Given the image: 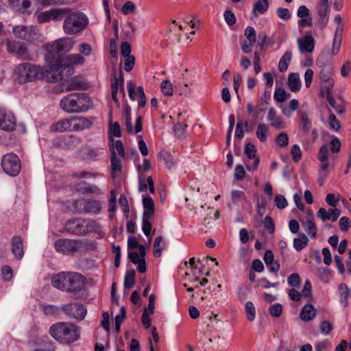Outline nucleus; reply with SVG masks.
I'll return each mask as SVG.
<instances>
[{
  "mask_svg": "<svg viewBox=\"0 0 351 351\" xmlns=\"http://www.w3.org/2000/svg\"><path fill=\"white\" fill-rule=\"evenodd\" d=\"M54 246L58 252L69 255L81 250L84 245L82 240L60 239L55 242Z\"/></svg>",
  "mask_w": 351,
  "mask_h": 351,
  "instance_id": "8",
  "label": "nucleus"
},
{
  "mask_svg": "<svg viewBox=\"0 0 351 351\" xmlns=\"http://www.w3.org/2000/svg\"><path fill=\"white\" fill-rule=\"evenodd\" d=\"M161 90L164 95L171 96L173 95V87L171 83L169 80H164L160 85Z\"/></svg>",
  "mask_w": 351,
  "mask_h": 351,
  "instance_id": "54",
  "label": "nucleus"
},
{
  "mask_svg": "<svg viewBox=\"0 0 351 351\" xmlns=\"http://www.w3.org/2000/svg\"><path fill=\"white\" fill-rule=\"evenodd\" d=\"M37 21L39 23H47L51 20L50 10L42 12L37 15Z\"/></svg>",
  "mask_w": 351,
  "mask_h": 351,
  "instance_id": "58",
  "label": "nucleus"
},
{
  "mask_svg": "<svg viewBox=\"0 0 351 351\" xmlns=\"http://www.w3.org/2000/svg\"><path fill=\"white\" fill-rule=\"evenodd\" d=\"M110 141L111 144H110L109 146L110 149L111 155L114 152L115 156H118L119 157H125V150L121 141L117 140L114 143V140L112 138H110Z\"/></svg>",
  "mask_w": 351,
  "mask_h": 351,
  "instance_id": "36",
  "label": "nucleus"
},
{
  "mask_svg": "<svg viewBox=\"0 0 351 351\" xmlns=\"http://www.w3.org/2000/svg\"><path fill=\"white\" fill-rule=\"evenodd\" d=\"M291 95L287 92L283 88H276L274 93V99L279 103H282L290 98Z\"/></svg>",
  "mask_w": 351,
  "mask_h": 351,
  "instance_id": "39",
  "label": "nucleus"
},
{
  "mask_svg": "<svg viewBox=\"0 0 351 351\" xmlns=\"http://www.w3.org/2000/svg\"><path fill=\"white\" fill-rule=\"evenodd\" d=\"M84 62L85 59L81 55L78 53L70 54L58 64H54L52 66L51 70L53 69H55L56 67V71H59L62 69V67H69L73 65L82 64Z\"/></svg>",
  "mask_w": 351,
  "mask_h": 351,
  "instance_id": "16",
  "label": "nucleus"
},
{
  "mask_svg": "<svg viewBox=\"0 0 351 351\" xmlns=\"http://www.w3.org/2000/svg\"><path fill=\"white\" fill-rule=\"evenodd\" d=\"M12 33L19 38L32 41L36 38L38 29L34 26L16 25L12 28Z\"/></svg>",
  "mask_w": 351,
  "mask_h": 351,
  "instance_id": "12",
  "label": "nucleus"
},
{
  "mask_svg": "<svg viewBox=\"0 0 351 351\" xmlns=\"http://www.w3.org/2000/svg\"><path fill=\"white\" fill-rule=\"evenodd\" d=\"M143 206L144 208L143 215L147 217H153L155 212L154 203L150 196H145L143 198Z\"/></svg>",
  "mask_w": 351,
  "mask_h": 351,
  "instance_id": "29",
  "label": "nucleus"
},
{
  "mask_svg": "<svg viewBox=\"0 0 351 351\" xmlns=\"http://www.w3.org/2000/svg\"><path fill=\"white\" fill-rule=\"evenodd\" d=\"M318 158L321 162V170L322 171H326L329 168L328 149L326 145H323L320 148Z\"/></svg>",
  "mask_w": 351,
  "mask_h": 351,
  "instance_id": "31",
  "label": "nucleus"
},
{
  "mask_svg": "<svg viewBox=\"0 0 351 351\" xmlns=\"http://www.w3.org/2000/svg\"><path fill=\"white\" fill-rule=\"evenodd\" d=\"M303 226L304 228L305 231L306 232L309 237L313 238L316 236L317 228L315 223L312 220H306V221L303 223Z\"/></svg>",
  "mask_w": 351,
  "mask_h": 351,
  "instance_id": "48",
  "label": "nucleus"
},
{
  "mask_svg": "<svg viewBox=\"0 0 351 351\" xmlns=\"http://www.w3.org/2000/svg\"><path fill=\"white\" fill-rule=\"evenodd\" d=\"M49 334L58 342L69 344L80 338V330L76 325L72 323L60 322L50 327Z\"/></svg>",
  "mask_w": 351,
  "mask_h": 351,
  "instance_id": "1",
  "label": "nucleus"
},
{
  "mask_svg": "<svg viewBox=\"0 0 351 351\" xmlns=\"http://www.w3.org/2000/svg\"><path fill=\"white\" fill-rule=\"evenodd\" d=\"M256 148L255 146L252 143H247L245 146V154L247 156L248 159H254V161L252 163V165H250L247 162H246L245 165L247 167V169L249 171H254L258 167V165L259 163V159L258 157H256Z\"/></svg>",
  "mask_w": 351,
  "mask_h": 351,
  "instance_id": "22",
  "label": "nucleus"
},
{
  "mask_svg": "<svg viewBox=\"0 0 351 351\" xmlns=\"http://www.w3.org/2000/svg\"><path fill=\"white\" fill-rule=\"evenodd\" d=\"M277 16L287 21L291 18V13L287 8H278L276 10Z\"/></svg>",
  "mask_w": 351,
  "mask_h": 351,
  "instance_id": "63",
  "label": "nucleus"
},
{
  "mask_svg": "<svg viewBox=\"0 0 351 351\" xmlns=\"http://www.w3.org/2000/svg\"><path fill=\"white\" fill-rule=\"evenodd\" d=\"M124 85V79L121 72L119 74V77H117L115 72L111 76V88H112V97L115 103L117 104H119V100L117 97V93L119 90V88L120 89H123V86Z\"/></svg>",
  "mask_w": 351,
  "mask_h": 351,
  "instance_id": "24",
  "label": "nucleus"
},
{
  "mask_svg": "<svg viewBox=\"0 0 351 351\" xmlns=\"http://www.w3.org/2000/svg\"><path fill=\"white\" fill-rule=\"evenodd\" d=\"M136 10V5L132 1H127L122 6L121 12L123 14L127 15L130 12H134Z\"/></svg>",
  "mask_w": 351,
  "mask_h": 351,
  "instance_id": "62",
  "label": "nucleus"
},
{
  "mask_svg": "<svg viewBox=\"0 0 351 351\" xmlns=\"http://www.w3.org/2000/svg\"><path fill=\"white\" fill-rule=\"evenodd\" d=\"M244 34L249 41L256 42V33L254 27L247 26L245 29Z\"/></svg>",
  "mask_w": 351,
  "mask_h": 351,
  "instance_id": "57",
  "label": "nucleus"
},
{
  "mask_svg": "<svg viewBox=\"0 0 351 351\" xmlns=\"http://www.w3.org/2000/svg\"><path fill=\"white\" fill-rule=\"evenodd\" d=\"M6 49L8 52L13 53L20 60H31V55L27 45L23 42L8 40L6 41Z\"/></svg>",
  "mask_w": 351,
  "mask_h": 351,
  "instance_id": "10",
  "label": "nucleus"
},
{
  "mask_svg": "<svg viewBox=\"0 0 351 351\" xmlns=\"http://www.w3.org/2000/svg\"><path fill=\"white\" fill-rule=\"evenodd\" d=\"M109 134H112L116 137H120L121 136V130L120 125L118 122H114L109 128Z\"/></svg>",
  "mask_w": 351,
  "mask_h": 351,
  "instance_id": "64",
  "label": "nucleus"
},
{
  "mask_svg": "<svg viewBox=\"0 0 351 351\" xmlns=\"http://www.w3.org/2000/svg\"><path fill=\"white\" fill-rule=\"evenodd\" d=\"M65 291L73 299H81L84 296L85 278L77 272L70 271Z\"/></svg>",
  "mask_w": 351,
  "mask_h": 351,
  "instance_id": "6",
  "label": "nucleus"
},
{
  "mask_svg": "<svg viewBox=\"0 0 351 351\" xmlns=\"http://www.w3.org/2000/svg\"><path fill=\"white\" fill-rule=\"evenodd\" d=\"M245 309L247 314V319L250 322H252L255 319L256 310L252 302H247L245 305Z\"/></svg>",
  "mask_w": 351,
  "mask_h": 351,
  "instance_id": "49",
  "label": "nucleus"
},
{
  "mask_svg": "<svg viewBox=\"0 0 351 351\" xmlns=\"http://www.w3.org/2000/svg\"><path fill=\"white\" fill-rule=\"evenodd\" d=\"M300 277L298 274H291L287 279L289 285L293 287H298L300 284Z\"/></svg>",
  "mask_w": 351,
  "mask_h": 351,
  "instance_id": "59",
  "label": "nucleus"
},
{
  "mask_svg": "<svg viewBox=\"0 0 351 351\" xmlns=\"http://www.w3.org/2000/svg\"><path fill=\"white\" fill-rule=\"evenodd\" d=\"M316 311L313 305L306 304L301 311L300 318L304 322L310 321L315 317Z\"/></svg>",
  "mask_w": 351,
  "mask_h": 351,
  "instance_id": "33",
  "label": "nucleus"
},
{
  "mask_svg": "<svg viewBox=\"0 0 351 351\" xmlns=\"http://www.w3.org/2000/svg\"><path fill=\"white\" fill-rule=\"evenodd\" d=\"M159 156L164 160L165 165L168 169H171L175 167L176 160L175 158L169 152L162 151L160 152Z\"/></svg>",
  "mask_w": 351,
  "mask_h": 351,
  "instance_id": "41",
  "label": "nucleus"
},
{
  "mask_svg": "<svg viewBox=\"0 0 351 351\" xmlns=\"http://www.w3.org/2000/svg\"><path fill=\"white\" fill-rule=\"evenodd\" d=\"M276 143L280 147H286L289 143V136L285 132H280L276 138Z\"/></svg>",
  "mask_w": 351,
  "mask_h": 351,
  "instance_id": "53",
  "label": "nucleus"
},
{
  "mask_svg": "<svg viewBox=\"0 0 351 351\" xmlns=\"http://www.w3.org/2000/svg\"><path fill=\"white\" fill-rule=\"evenodd\" d=\"M93 125V121L90 119L75 116L71 117L72 132H79L90 128Z\"/></svg>",
  "mask_w": 351,
  "mask_h": 351,
  "instance_id": "19",
  "label": "nucleus"
},
{
  "mask_svg": "<svg viewBox=\"0 0 351 351\" xmlns=\"http://www.w3.org/2000/svg\"><path fill=\"white\" fill-rule=\"evenodd\" d=\"M83 88L82 83L78 81L76 78L72 79L71 81L67 82L66 85H65L64 90L66 91L73 90H80ZM62 90H64L62 89Z\"/></svg>",
  "mask_w": 351,
  "mask_h": 351,
  "instance_id": "50",
  "label": "nucleus"
},
{
  "mask_svg": "<svg viewBox=\"0 0 351 351\" xmlns=\"http://www.w3.org/2000/svg\"><path fill=\"white\" fill-rule=\"evenodd\" d=\"M69 273L70 271H61L55 274L51 278L52 286L58 290L65 291Z\"/></svg>",
  "mask_w": 351,
  "mask_h": 351,
  "instance_id": "21",
  "label": "nucleus"
},
{
  "mask_svg": "<svg viewBox=\"0 0 351 351\" xmlns=\"http://www.w3.org/2000/svg\"><path fill=\"white\" fill-rule=\"evenodd\" d=\"M61 310L69 317L77 320L84 319L87 313L85 306L79 303H69L62 305Z\"/></svg>",
  "mask_w": 351,
  "mask_h": 351,
  "instance_id": "11",
  "label": "nucleus"
},
{
  "mask_svg": "<svg viewBox=\"0 0 351 351\" xmlns=\"http://www.w3.org/2000/svg\"><path fill=\"white\" fill-rule=\"evenodd\" d=\"M269 132V126L265 123H259L257 126L256 134V137L261 142L267 140V134Z\"/></svg>",
  "mask_w": 351,
  "mask_h": 351,
  "instance_id": "43",
  "label": "nucleus"
},
{
  "mask_svg": "<svg viewBox=\"0 0 351 351\" xmlns=\"http://www.w3.org/2000/svg\"><path fill=\"white\" fill-rule=\"evenodd\" d=\"M291 154L293 160L295 162H298L302 158L301 149L298 145H293L291 147Z\"/></svg>",
  "mask_w": 351,
  "mask_h": 351,
  "instance_id": "60",
  "label": "nucleus"
},
{
  "mask_svg": "<svg viewBox=\"0 0 351 351\" xmlns=\"http://www.w3.org/2000/svg\"><path fill=\"white\" fill-rule=\"evenodd\" d=\"M340 215L341 211L337 208H330L326 210L325 208H321L317 213V217L320 218L323 221H326L327 220L335 221Z\"/></svg>",
  "mask_w": 351,
  "mask_h": 351,
  "instance_id": "25",
  "label": "nucleus"
},
{
  "mask_svg": "<svg viewBox=\"0 0 351 351\" xmlns=\"http://www.w3.org/2000/svg\"><path fill=\"white\" fill-rule=\"evenodd\" d=\"M1 166L4 172L10 176H17L21 169V161L15 154H5L1 159Z\"/></svg>",
  "mask_w": 351,
  "mask_h": 351,
  "instance_id": "9",
  "label": "nucleus"
},
{
  "mask_svg": "<svg viewBox=\"0 0 351 351\" xmlns=\"http://www.w3.org/2000/svg\"><path fill=\"white\" fill-rule=\"evenodd\" d=\"M188 127L186 124H182L180 122H178L174 125V132L176 135H177L180 138H184L186 135V128Z\"/></svg>",
  "mask_w": 351,
  "mask_h": 351,
  "instance_id": "52",
  "label": "nucleus"
},
{
  "mask_svg": "<svg viewBox=\"0 0 351 351\" xmlns=\"http://www.w3.org/2000/svg\"><path fill=\"white\" fill-rule=\"evenodd\" d=\"M125 125L127 131L131 134H136L140 132L142 129V118L138 117L136 120L135 127H132V117L125 118Z\"/></svg>",
  "mask_w": 351,
  "mask_h": 351,
  "instance_id": "32",
  "label": "nucleus"
},
{
  "mask_svg": "<svg viewBox=\"0 0 351 351\" xmlns=\"http://www.w3.org/2000/svg\"><path fill=\"white\" fill-rule=\"evenodd\" d=\"M298 115L299 117V130L303 135L306 136L312 125L310 119L311 113L306 110H300L298 111Z\"/></svg>",
  "mask_w": 351,
  "mask_h": 351,
  "instance_id": "17",
  "label": "nucleus"
},
{
  "mask_svg": "<svg viewBox=\"0 0 351 351\" xmlns=\"http://www.w3.org/2000/svg\"><path fill=\"white\" fill-rule=\"evenodd\" d=\"M16 119L13 114L5 109H0V128L12 131L15 128Z\"/></svg>",
  "mask_w": 351,
  "mask_h": 351,
  "instance_id": "14",
  "label": "nucleus"
},
{
  "mask_svg": "<svg viewBox=\"0 0 351 351\" xmlns=\"http://www.w3.org/2000/svg\"><path fill=\"white\" fill-rule=\"evenodd\" d=\"M84 234L97 232L100 230L101 226L95 220L84 219Z\"/></svg>",
  "mask_w": 351,
  "mask_h": 351,
  "instance_id": "37",
  "label": "nucleus"
},
{
  "mask_svg": "<svg viewBox=\"0 0 351 351\" xmlns=\"http://www.w3.org/2000/svg\"><path fill=\"white\" fill-rule=\"evenodd\" d=\"M75 41L71 38H64L58 39L53 43L47 45V51L48 52V58L49 56L51 58H58V53L60 52H68L73 47Z\"/></svg>",
  "mask_w": 351,
  "mask_h": 351,
  "instance_id": "7",
  "label": "nucleus"
},
{
  "mask_svg": "<svg viewBox=\"0 0 351 351\" xmlns=\"http://www.w3.org/2000/svg\"><path fill=\"white\" fill-rule=\"evenodd\" d=\"M299 101L296 99H291L288 106H280L282 113L287 117H292L293 113L298 108Z\"/></svg>",
  "mask_w": 351,
  "mask_h": 351,
  "instance_id": "35",
  "label": "nucleus"
},
{
  "mask_svg": "<svg viewBox=\"0 0 351 351\" xmlns=\"http://www.w3.org/2000/svg\"><path fill=\"white\" fill-rule=\"evenodd\" d=\"M292 58V52L287 51L281 57L278 63V69L280 72H285L287 70L288 66Z\"/></svg>",
  "mask_w": 351,
  "mask_h": 351,
  "instance_id": "38",
  "label": "nucleus"
},
{
  "mask_svg": "<svg viewBox=\"0 0 351 351\" xmlns=\"http://www.w3.org/2000/svg\"><path fill=\"white\" fill-rule=\"evenodd\" d=\"M84 208V212L92 215L100 213L102 209V203L95 199H85L81 204Z\"/></svg>",
  "mask_w": 351,
  "mask_h": 351,
  "instance_id": "18",
  "label": "nucleus"
},
{
  "mask_svg": "<svg viewBox=\"0 0 351 351\" xmlns=\"http://www.w3.org/2000/svg\"><path fill=\"white\" fill-rule=\"evenodd\" d=\"M61 108L69 113L86 111L90 106V97L84 93H74L63 97L60 102Z\"/></svg>",
  "mask_w": 351,
  "mask_h": 351,
  "instance_id": "3",
  "label": "nucleus"
},
{
  "mask_svg": "<svg viewBox=\"0 0 351 351\" xmlns=\"http://www.w3.org/2000/svg\"><path fill=\"white\" fill-rule=\"evenodd\" d=\"M316 64L320 68V80L326 84L322 88V93L324 95V92L330 90L334 86L335 81L332 78L334 66L328 58L327 52L320 53L316 60Z\"/></svg>",
  "mask_w": 351,
  "mask_h": 351,
  "instance_id": "4",
  "label": "nucleus"
},
{
  "mask_svg": "<svg viewBox=\"0 0 351 351\" xmlns=\"http://www.w3.org/2000/svg\"><path fill=\"white\" fill-rule=\"evenodd\" d=\"M339 293L341 303H342L344 306H346L347 299L348 295L350 294V289L345 284H341L339 287Z\"/></svg>",
  "mask_w": 351,
  "mask_h": 351,
  "instance_id": "45",
  "label": "nucleus"
},
{
  "mask_svg": "<svg viewBox=\"0 0 351 351\" xmlns=\"http://www.w3.org/2000/svg\"><path fill=\"white\" fill-rule=\"evenodd\" d=\"M71 10L68 8H53L50 10L51 20L54 21H59L66 18L69 14Z\"/></svg>",
  "mask_w": 351,
  "mask_h": 351,
  "instance_id": "34",
  "label": "nucleus"
},
{
  "mask_svg": "<svg viewBox=\"0 0 351 351\" xmlns=\"http://www.w3.org/2000/svg\"><path fill=\"white\" fill-rule=\"evenodd\" d=\"M84 218H74L66 221L64 228L70 234L84 235Z\"/></svg>",
  "mask_w": 351,
  "mask_h": 351,
  "instance_id": "15",
  "label": "nucleus"
},
{
  "mask_svg": "<svg viewBox=\"0 0 351 351\" xmlns=\"http://www.w3.org/2000/svg\"><path fill=\"white\" fill-rule=\"evenodd\" d=\"M1 276L5 281L10 280L13 277L12 268L8 265L3 266L1 269Z\"/></svg>",
  "mask_w": 351,
  "mask_h": 351,
  "instance_id": "56",
  "label": "nucleus"
},
{
  "mask_svg": "<svg viewBox=\"0 0 351 351\" xmlns=\"http://www.w3.org/2000/svg\"><path fill=\"white\" fill-rule=\"evenodd\" d=\"M51 130L53 132H72L71 128V118L62 119L55 124L52 125Z\"/></svg>",
  "mask_w": 351,
  "mask_h": 351,
  "instance_id": "28",
  "label": "nucleus"
},
{
  "mask_svg": "<svg viewBox=\"0 0 351 351\" xmlns=\"http://www.w3.org/2000/svg\"><path fill=\"white\" fill-rule=\"evenodd\" d=\"M124 157H119L118 156H115L114 152H113L111 157V176L113 178H115L118 176V174L121 172L122 170V160Z\"/></svg>",
  "mask_w": 351,
  "mask_h": 351,
  "instance_id": "27",
  "label": "nucleus"
},
{
  "mask_svg": "<svg viewBox=\"0 0 351 351\" xmlns=\"http://www.w3.org/2000/svg\"><path fill=\"white\" fill-rule=\"evenodd\" d=\"M11 250L14 256L17 259H21L24 255V250L21 237H13L11 241Z\"/></svg>",
  "mask_w": 351,
  "mask_h": 351,
  "instance_id": "26",
  "label": "nucleus"
},
{
  "mask_svg": "<svg viewBox=\"0 0 351 351\" xmlns=\"http://www.w3.org/2000/svg\"><path fill=\"white\" fill-rule=\"evenodd\" d=\"M274 202L276 206L280 209H284L288 205L286 198L281 194H278L276 195Z\"/></svg>",
  "mask_w": 351,
  "mask_h": 351,
  "instance_id": "55",
  "label": "nucleus"
},
{
  "mask_svg": "<svg viewBox=\"0 0 351 351\" xmlns=\"http://www.w3.org/2000/svg\"><path fill=\"white\" fill-rule=\"evenodd\" d=\"M316 9L317 12V22L324 27L328 23L329 20V0H320L316 6Z\"/></svg>",
  "mask_w": 351,
  "mask_h": 351,
  "instance_id": "13",
  "label": "nucleus"
},
{
  "mask_svg": "<svg viewBox=\"0 0 351 351\" xmlns=\"http://www.w3.org/2000/svg\"><path fill=\"white\" fill-rule=\"evenodd\" d=\"M351 226V221L347 217H342L339 220V228L342 232H347Z\"/></svg>",
  "mask_w": 351,
  "mask_h": 351,
  "instance_id": "61",
  "label": "nucleus"
},
{
  "mask_svg": "<svg viewBox=\"0 0 351 351\" xmlns=\"http://www.w3.org/2000/svg\"><path fill=\"white\" fill-rule=\"evenodd\" d=\"M288 86L292 92H298L301 88L300 75L297 73H291L288 76Z\"/></svg>",
  "mask_w": 351,
  "mask_h": 351,
  "instance_id": "30",
  "label": "nucleus"
},
{
  "mask_svg": "<svg viewBox=\"0 0 351 351\" xmlns=\"http://www.w3.org/2000/svg\"><path fill=\"white\" fill-rule=\"evenodd\" d=\"M13 74L19 83L25 84L42 80L45 75V71L40 66L23 62L14 67Z\"/></svg>",
  "mask_w": 351,
  "mask_h": 351,
  "instance_id": "2",
  "label": "nucleus"
},
{
  "mask_svg": "<svg viewBox=\"0 0 351 351\" xmlns=\"http://www.w3.org/2000/svg\"><path fill=\"white\" fill-rule=\"evenodd\" d=\"M88 19L80 12H70L63 23V30L68 35L76 34L82 32L88 25Z\"/></svg>",
  "mask_w": 351,
  "mask_h": 351,
  "instance_id": "5",
  "label": "nucleus"
},
{
  "mask_svg": "<svg viewBox=\"0 0 351 351\" xmlns=\"http://www.w3.org/2000/svg\"><path fill=\"white\" fill-rule=\"evenodd\" d=\"M152 217H147L143 215L142 230L145 236L148 237L151 234Z\"/></svg>",
  "mask_w": 351,
  "mask_h": 351,
  "instance_id": "51",
  "label": "nucleus"
},
{
  "mask_svg": "<svg viewBox=\"0 0 351 351\" xmlns=\"http://www.w3.org/2000/svg\"><path fill=\"white\" fill-rule=\"evenodd\" d=\"M308 239L304 234H300L298 238L293 239V247L297 251H300L308 244Z\"/></svg>",
  "mask_w": 351,
  "mask_h": 351,
  "instance_id": "42",
  "label": "nucleus"
},
{
  "mask_svg": "<svg viewBox=\"0 0 351 351\" xmlns=\"http://www.w3.org/2000/svg\"><path fill=\"white\" fill-rule=\"evenodd\" d=\"M267 118L270 122V125L276 130L286 128L285 123L282 119L277 114V111L274 107L269 109Z\"/></svg>",
  "mask_w": 351,
  "mask_h": 351,
  "instance_id": "23",
  "label": "nucleus"
},
{
  "mask_svg": "<svg viewBox=\"0 0 351 351\" xmlns=\"http://www.w3.org/2000/svg\"><path fill=\"white\" fill-rule=\"evenodd\" d=\"M298 47L302 53H311L314 49V39L311 32L298 40Z\"/></svg>",
  "mask_w": 351,
  "mask_h": 351,
  "instance_id": "20",
  "label": "nucleus"
},
{
  "mask_svg": "<svg viewBox=\"0 0 351 351\" xmlns=\"http://www.w3.org/2000/svg\"><path fill=\"white\" fill-rule=\"evenodd\" d=\"M165 247V243L163 242V238L161 236L157 237L154 243V255L156 257H160L161 256V252Z\"/></svg>",
  "mask_w": 351,
  "mask_h": 351,
  "instance_id": "46",
  "label": "nucleus"
},
{
  "mask_svg": "<svg viewBox=\"0 0 351 351\" xmlns=\"http://www.w3.org/2000/svg\"><path fill=\"white\" fill-rule=\"evenodd\" d=\"M269 8L268 0H258L254 5L253 12L259 14L265 13Z\"/></svg>",
  "mask_w": 351,
  "mask_h": 351,
  "instance_id": "44",
  "label": "nucleus"
},
{
  "mask_svg": "<svg viewBox=\"0 0 351 351\" xmlns=\"http://www.w3.org/2000/svg\"><path fill=\"white\" fill-rule=\"evenodd\" d=\"M325 94H326V99H327L329 104L330 105V106L332 108H334L335 112L339 113V114L343 113L344 112L343 106H337L336 104V101H335L334 97L330 94V90H328V91L324 92V94L323 95H324Z\"/></svg>",
  "mask_w": 351,
  "mask_h": 351,
  "instance_id": "47",
  "label": "nucleus"
},
{
  "mask_svg": "<svg viewBox=\"0 0 351 351\" xmlns=\"http://www.w3.org/2000/svg\"><path fill=\"white\" fill-rule=\"evenodd\" d=\"M136 272L134 269H128L124 277V287L125 289H130L133 287L135 282Z\"/></svg>",
  "mask_w": 351,
  "mask_h": 351,
  "instance_id": "40",
  "label": "nucleus"
}]
</instances>
